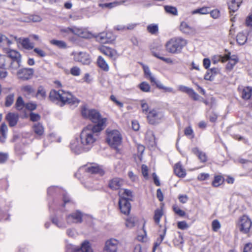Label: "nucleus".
<instances>
[{
  "label": "nucleus",
  "mask_w": 252,
  "mask_h": 252,
  "mask_svg": "<svg viewBox=\"0 0 252 252\" xmlns=\"http://www.w3.org/2000/svg\"><path fill=\"white\" fill-rule=\"evenodd\" d=\"M81 113L83 117L96 124L94 125H89L83 129V139L86 141L88 139L90 141H93L94 139V137L98 138L99 132L105 127L107 119L105 118H102L100 113L95 109L83 108Z\"/></svg>",
  "instance_id": "nucleus-1"
},
{
  "label": "nucleus",
  "mask_w": 252,
  "mask_h": 252,
  "mask_svg": "<svg viewBox=\"0 0 252 252\" xmlns=\"http://www.w3.org/2000/svg\"><path fill=\"white\" fill-rule=\"evenodd\" d=\"M49 98L53 102L60 103L61 106L66 104H76L79 102V100L71 94L62 90H52L50 93Z\"/></svg>",
  "instance_id": "nucleus-2"
},
{
  "label": "nucleus",
  "mask_w": 252,
  "mask_h": 252,
  "mask_svg": "<svg viewBox=\"0 0 252 252\" xmlns=\"http://www.w3.org/2000/svg\"><path fill=\"white\" fill-rule=\"evenodd\" d=\"M82 134L83 130L80 134V139L75 138L71 140L70 144L71 150L76 154H79L82 152L88 151L97 139V138L94 137V139L93 141H90L89 139L86 141L83 139Z\"/></svg>",
  "instance_id": "nucleus-3"
},
{
  "label": "nucleus",
  "mask_w": 252,
  "mask_h": 252,
  "mask_svg": "<svg viewBox=\"0 0 252 252\" xmlns=\"http://www.w3.org/2000/svg\"><path fill=\"white\" fill-rule=\"evenodd\" d=\"M119 206L122 213L128 215L131 209V205L129 201L133 198L132 192L127 189H121L119 192Z\"/></svg>",
  "instance_id": "nucleus-4"
},
{
  "label": "nucleus",
  "mask_w": 252,
  "mask_h": 252,
  "mask_svg": "<svg viewBox=\"0 0 252 252\" xmlns=\"http://www.w3.org/2000/svg\"><path fill=\"white\" fill-rule=\"evenodd\" d=\"M187 44V40L178 37L170 39L166 43L165 47L168 53L172 54H179L182 52L183 48Z\"/></svg>",
  "instance_id": "nucleus-5"
},
{
  "label": "nucleus",
  "mask_w": 252,
  "mask_h": 252,
  "mask_svg": "<svg viewBox=\"0 0 252 252\" xmlns=\"http://www.w3.org/2000/svg\"><path fill=\"white\" fill-rule=\"evenodd\" d=\"M163 215V211L161 209H158L155 210L154 216V220L156 224L158 225L160 228L159 230L161 232L159 234V237L158 238L156 242L154 243V246L153 249V252H155L157 248L160 245L162 241L163 240L166 235L167 227L164 226L162 230L161 231V225L159 224L160 218Z\"/></svg>",
  "instance_id": "nucleus-6"
},
{
  "label": "nucleus",
  "mask_w": 252,
  "mask_h": 252,
  "mask_svg": "<svg viewBox=\"0 0 252 252\" xmlns=\"http://www.w3.org/2000/svg\"><path fill=\"white\" fill-rule=\"evenodd\" d=\"M164 112L160 108L156 107L151 109L147 115V119L151 125H158L164 121Z\"/></svg>",
  "instance_id": "nucleus-7"
},
{
  "label": "nucleus",
  "mask_w": 252,
  "mask_h": 252,
  "mask_svg": "<svg viewBox=\"0 0 252 252\" xmlns=\"http://www.w3.org/2000/svg\"><path fill=\"white\" fill-rule=\"evenodd\" d=\"M107 137L106 140L109 145L113 148L117 149L122 141V136L117 130H107Z\"/></svg>",
  "instance_id": "nucleus-8"
},
{
  "label": "nucleus",
  "mask_w": 252,
  "mask_h": 252,
  "mask_svg": "<svg viewBox=\"0 0 252 252\" xmlns=\"http://www.w3.org/2000/svg\"><path fill=\"white\" fill-rule=\"evenodd\" d=\"M237 225L242 233L247 234L250 231L252 225V222L248 216L244 215L239 219Z\"/></svg>",
  "instance_id": "nucleus-9"
},
{
  "label": "nucleus",
  "mask_w": 252,
  "mask_h": 252,
  "mask_svg": "<svg viewBox=\"0 0 252 252\" xmlns=\"http://www.w3.org/2000/svg\"><path fill=\"white\" fill-rule=\"evenodd\" d=\"M8 57L12 59L10 68L12 69H16L20 66L21 62V55L20 53L15 50H7L6 51Z\"/></svg>",
  "instance_id": "nucleus-10"
},
{
  "label": "nucleus",
  "mask_w": 252,
  "mask_h": 252,
  "mask_svg": "<svg viewBox=\"0 0 252 252\" xmlns=\"http://www.w3.org/2000/svg\"><path fill=\"white\" fill-rule=\"evenodd\" d=\"M218 61H220L222 63H224L228 61V63H227L226 65V68L227 70H231L233 69L234 66L238 62V59L237 57L235 55L230 56V53H229L228 54H226L224 56H219Z\"/></svg>",
  "instance_id": "nucleus-11"
},
{
  "label": "nucleus",
  "mask_w": 252,
  "mask_h": 252,
  "mask_svg": "<svg viewBox=\"0 0 252 252\" xmlns=\"http://www.w3.org/2000/svg\"><path fill=\"white\" fill-rule=\"evenodd\" d=\"M120 245L119 240L111 238L105 242L103 252H117Z\"/></svg>",
  "instance_id": "nucleus-12"
},
{
  "label": "nucleus",
  "mask_w": 252,
  "mask_h": 252,
  "mask_svg": "<svg viewBox=\"0 0 252 252\" xmlns=\"http://www.w3.org/2000/svg\"><path fill=\"white\" fill-rule=\"evenodd\" d=\"M83 168L86 172L90 174H98L100 176H103L105 174V171L102 166L96 163L86 165Z\"/></svg>",
  "instance_id": "nucleus-13"
},
{
  "label": "nucleus",
  "mask_w": 252,
  "mask_h": 252,
  "mask_svg": "<svg viewBox=\"0 0 252 252\" xmlns=\"http://www.w3.org/2000/svg\"><path fill=\"white\" fill-rule=\"evenodd\" d=\"M66 223L68 224L81 223L82 221V214L76 211L66 216Z\"/></svg>",
  "instance_id": "nucleus-14"
},
{
  "label": "nucleus",
  "mask_w": 252,
  "mask_h": 252,
  "mask_svg": "<svg viewBox=\"0 0 252 252\" xmlns=\"http://www.w3.org/2000/svg\"><path fill=\"white\" fill-rule=\"evenodd\" d=\"M74 60L76 62H80L83 64H89L91 59L89 55L85 52H79L73 53Z\"/></svg>",
  "instance_id": "nucleus-15"
},
{
  "label": "nucleus",
  "mask_w": 252,
  "mask_h": 252,
  "mask_svg": "<svg viewBox=\"0 0 252 252\" xmlns=\"http://www.w3.org/2000/svg\"><path fill=\"white\" fill-rule=\"evenodd\" d=\"M33 73L32 68H23L19 70L17 76L19 78L26 80L30 79Z\"/></svg>",
  "instance_id": "nucleus-16"
},
{
  "label": "nucleus",
  "mask_w": 252,
  "mask_h": 252,
  "mask_svg": "<svg viewBox=\"0 0 252 252\" xmlns=\"http://www.w3.org/2000/svg\"><path fill=\"white\" fill-rule=\"evenodd\" d=\"M180 30L183 33L187 34L193 35L196 33L195 29L184 21L181 23Z\"/></svg>",
  "instance_id": "nucleus-17"
},
{
  "label": "nucleus",
  "mask_w": 252,
  "mask_h": 252,
  "mask_svg": "<svg viewBox=\"0 0 252 252\" xmlns=\"http://www.w3.org/2000/svg\"><path fill=\"white\" fill-rule=\"evenodd\" d=\"M21 91L23 95L27 97L33 96L35 94V89L30 85H24L21 87Z\"/></svg>",
  "instance_id": "nucleus-18"
},
{
  "label": "nucleus",
  "mask_w": 252,
  "mask_h": 252,
  "mask_svg": "<svg viewBox=\"0 0 252 252\" xmlns=\"http://www.w3.org/2000/svg\"><path fill=\"white\" fill-rule=\"evenodd\" d=\"M6 120L11 127L14 126L17 124L19 120V115L14 113H8L6 116Z\"/></svg>",
  "instance_id": "nucleus-19"
},
{
  "label": "nucleus",
  "mask_w": 252,
  "mask_h": 252,
  "mask_svg": "<svg viewBox=\"0 0 252 252\" xmlns=\"http://www.w3.org/2000/svg\"><path fill=\"white\" fill-rule=\"evenodd\" d=\"M123 181L119 178H114L111 180L109 183V187L113 190L119 189L123 185Z\"/></svg>",
  "instance_id": "nucleus-20"
},
{
  "label": "nucleus",
  "mask_w": 252,
  "mask_h": 252,
  "mask_svg": "<svg viewBox=\"0 0 252 252\" xmlns=\"http://www.w3.org/2000/svg\"><path fill=\"white\" fill-rule=\"evenodd\" d=\"M243 0H229L227 2L230 12H234L238 10Z\"/></svg>",
  "instance_id": "nucleus-21"
},
{
  "label": "nucleus",
  "mask_w": 252,
  "mask_h": 252,
  "mask_svg": "<svg viewBox=\"0 0 252 252\" xmlns=\"http://www.w3.org/2000/svg\"><path fill=\"white\" fill-rule=\"evenodd\" d=\"M175 174L179 177H184L186 175V170L183 167L180 162L175 164L174 167Z\"/></svg>",
  "instance_id": "nucleus-22"
},
{
  "label": "nucleus",
  "mask_w": 252,
  "mask_h": 252,
  "mask_svg": "<svg viewBox=\"0 0 252 252\" xmlns=\"http://www.w3.org/2000/svg\"><path fill=\"white\" fill-rule=\"evenodd\" d=\"M100 51L103 54L111 58L116 59L117 57L116 51L109 47L103 46L100 48Z\"/></svg>",
  "instance_id": "nucleus-23"
},
{
  "label": "nucleus",
  "mask_w": 252,
  "mask_h": 252,
  "mask_svg": "<svg viewBox=\"0 0 252 252\" xmlns=\"http://www.w3.org/2000/svg\"><path fill=\"white\" fill-rule=\"evenodd\" d=\"M97 64L98 67L104 71H108L109 69L108 64L101 56L98 57Z\"/></svg>",
  "instance_id": "nucleus-24"
},
{
  "label": "nucleus",
  "mask_w": 252,
  "mask_h": 252,
  "mask_svg": "<svg viewBox=\"0 0 252 252\" xmlns=\"http://www.w3.org/2000/svg\"><path fill=\"white\" fill-rule=\"evenodd\" d=\"M192 152L198 157L201 162H205L207 161V157L206 154L200 151L197 148L192 149Z\"/></svg>",
  "instance_id": "nucleus-25"
},
{
  "label": "nucleus",
  "mask_w": 252,
  "mask_h": 252,
  "mask_svg": "<svg viewBox=\"0 0 252 252\" xmlns=\"http://www.w3.org/2000/svg\"><path fill=\"white\" fill-rule=\"evenodd\" d=\"M152 55L154 56H155V57L165 62V63H170V64L173 63V60L171 58H164V57L161 56V55H163V54H161L160 53H157V52H156L155 51L154 49H153L152 50Z\"/></svg>",
  "instance_id": "nucleus-26"
},
{
  "label": "nucleus",
  "mask_w": 252,
  "mask_h": 252,
  "mask_svg": "<svg viewBox=\"0 0 252 252\" xmlns=\"http://www.w3.org/2000/svg\"><path fill=\"white\" fill-rule=\"evenodd\" d=\"M173 242L175 246L179 247L180 249L182 250L184 241L183 235L181 232H178V236L175 238Z\"/></svg>",
  "instance_id": "nucleus-27"
},
{
  "label": "nucleus",
  "mask_w": 252,
  "mask_h": 252,
  "mask_svg": "<svg viewBox=\"0 0 252 252\" xmlns=\"http://www.w3.org/2000/svg\"><path fill=\"white\" fill-rule=\"evenodd\" d=\"M46 95V92L44 88L41 86H39L35 94V97L38 99L43 100L45 99Z\"/></svg>",
  "instance_id": "nucleus-28"
},
{
  "label": "nucleus",
  "mask_w": 252,
  "mask_h": 252,
  "mask_svg": "<svg viewBox=\"0 0 252 252\" xmlns=\"http://www.w3.org/2000/svg\"><path fill=\"white\" fill-rule=\"evenodd\" d=\"M252 87H247L243 89L242 92V97L244 99L248 100L252 96Z\"/></svg>",
  "instance_id": "nucleus-29"
},
{
  "label": "nucleus",
  "mask_w": 252,
  "mask_h": 252,
  "mask_svg": "<svg viewBox=\"0 0 252 252\" xmlns=\"http://www.w3.org/2000/svg\"><path fill=\"white\" fill-rule=\"evenodd\" d=\"M32 128L35 133L39 136H41L44 133V127L40 123L35 124L33 126Z\"/></svg>",
  "instance_id": "nucleus-30"
},
{
  "label": "nucleus",
  "mask_w": 252,
  "mask_h": 252,
  "mask_svg": "<svg viewBox=\"0 0 252 252\" xmlns=\"http://www.w3.org/2000/svg\"><path fill=\"white\" fill-rule=\"evenodd\" d=\"M7 126L5 124H2L0 127V141L4 142L6 137Z\"/></svg>",
  "instance_id": "nucleus-31"
},
{
  "label": "nucleus",
  "mask_w": 252,
  "mask_h": 252,
  "mask_svg": "<svg viewBox=\"0 0 252 252\" xmlns=\"http://www.w3.org/2000/svg\"><path fill=\"white\" fill-rule=\"evenodd\" d=\"M23 47L27 50H31L34 48L33 43L31 42L28 38H23L21 41Z\"/></svg>",
  "instance_id": "nucleus-32"
},
{
  "label": "nucleus",
  "mask_w": 252,
  "mask_h": 252,
  "mask_svg": "<svg viewBox=\"0 0 252 252\" xmlns=\"http://www.w3.org/2000/svg\"><path fill=\"white\" fill-rule=\"evenodd\" d=\"M143 69L146 77L148 78L152 83H156L157 81L155 77L152 75L148 66H143Z\"/></svg>",
  "instance_id": "nucleus-33"
},
{
  "label": "nucleus",
  "mask_w": 252,
  "mask_h": 252,
  "mask_svg": "<svg viewBox=\"0 0 252 252\" xmlns=\"http://www.w3.org/2000/svg\"><path fill=\"white\" fill-rule=\"evenodd\" d=\"M81 252H94L89 241H86L82 243Z\"/></svg>",
  "instance_id": "nucleus-34"
},
{
  "label": "nucleus",
  "mask_w": 252,
  "mask_h": 252,
  "mask_svg": "<svg viewBox=\"0 0 252 252\" xmlns=\"http://www.w3.org/2000/svg\"><path fill=\"white\" fill-rule=\"evenodd\" d=\"M238 162L243 165V167L246 169L251 171L252 170V162L250 160L243 158L238 159Z\"/></svg>",
  "instance_id": "nucleus-35"
},
{
  "label": "nucleus",
  "mask_w": 252,
  "mask_h": 252,
  "mask_svg": "<svg viewBox=\"0 0 252 252\" xmlns=\"http://www.w3.org/2000/svg\"><path fill=\"white\" fill-rule=\"evenodd\" d=\"M236 40L240 45H244L247 40V37L243 32H239L237 36Z\"/></svg>",
  "instance_id": "nucleus-36"
},
{
  "label": "nucleus",
  "mask_w": 252,
  "mask_h": 252,
  "mask_svg": "<svg viewBox=\"0 0 252 252\" xmlns=\"http://www.w3.org/2000/svg\"><path fill=\"white\" fill-rule=\"evenodd\" d=\"M155 84L158 88L164 90L165 92L175 93V91L172 88L165 87L160 82H157Z\"/></svg>",
  "instance_id": "nucleus-37"
},
{
  "label": "nucleus",
  "mask_w": 252,
  "mask_h": 252,
  "mask_svg": "<svg viewBox=\"0 0 252 252\" xmlns=\"http://www.w3.org/2000/svg\"><path fill=\"white\" fill-rule=\"evenodd\" d=\"M53 224L56 225L58 227L64 229L66 227V224L63 221L59 220L57 218H54L52 220Z\"/></svg>",
  "instance_id": "nucleus-38"
},
{
  "label": "nucleus",
  "mask_w": 252,
  "mask_h": 252,
  "mask_svg": "<svg viewBox=\"0 0 252 252\" xmlns=\"http://www.w3.org/2000/svg\"><path fill=\"white\" fill-rule=\"evenodd\" d=\"M51 44L55 45L60 48L64 49L67 47L66 43L62 40L53 39L50 41Z\"/></svg>",
  "instance_id": "nucleus-39"
},
{
  "label": "nucleus",
  "mask_w": 252,
  "mask_h": 252,
  "mask_svg": "<svg viewBox=\"0 0 252 252\" xmlns=\"http://www.w3.org/2000/svg\"><path fill=\"white\" fill-rule=\"evenodd\" d=\"M141 107L142 108V112L145 114L148 115L149 110V105L147 101L145 99H142L140 101Z\"/></svg>",
  "instance_id": "nucleus-40"
},
{
  "label": "nucleus",
  "mask_w": 252,
  "mask_h": 252,
  "mask_svg": "<svg viewBox=\"0 0 252 252\" xmlns=\"http://www.w3.org/2000/svg\"><path fill=\"white\" fill-rule=\"evenodd\" d=\"M65 252H81V247L67 244L65 247Z\"/></svg>",
  "instance_id": "nucleus-41"
},
{
  "label": "nucleus",
  "mask_w": 252,
  "mask_h": 252,
  "mask_svg": "<svg viewBox=\"0 0 252 252\" xmlns=\"http://www.w3.org/2000/svg\"><path fill=\"white\" fill-rule=\"evenodd\" d=\"M121 3V2L114 1L113 2H110V3H100L99 4V5L100 7H101L102 8H106L110 9L115 6H116L117 5H120Z\"/></svg>",
  "instance_id": "nucleus-42"
},
{
  "label": "nucleus",
  "mask_w": 252,
  "mask_h": 252,
  "mask_svg": "<svg viewBox=\"0 0 252 252\" xmlns=\"http://www.w3.org/2000/svg\"><path fill=\"white\" fill-rule=\"evenodd\" d=\"M14 94H11L7 95L5 97V106L10 107L13 103L14 100Z\"/></svg>",
  "instance_id": "nucleus-43"
},
{
  "label": "nucleus",
  "mask_w": 252,
  "mask_h": 252,
  "mask_svg": "<svg viewBox=\"0 0 252 252\" xmlns=\"http://www.w3.org/2000/svg\"><path fill=\"white\" fill-rule=\"evenodd\" d=\"M109 34L100 33L97 37L99 41L102 43H106L109 42L111 40L109 37Z\"/></svg>",
  "instance_id": "nucleus-44"
},
{
  "label": "nucleus",
  "mask_w": 252,
  "mask_h": 252,
  "mask_svg": "<svg viewBox=\"0 0 252 252\" xmlns=\"http://www.w3.org/2000/svg\"><path fill=\"white\" fill-rule=\"evenodd\" d=\"M164 9L165 11L170 14L173 15H178V11L177 8L172 6L170 5H166L164 6Z\"/></svg>",
  "instance_id": "nucleus-45"
},
{
  "label": "nucleus",
  "mask_w": 252,
  "mask_h": 252,
  "mask_svg": "<svg viewBox=\"0 0 252 252\" xmlns=\"http://www.w3.org/2000/svg\"><path fill=\"white\" fill-rule=\"evenodd\" d=\"M139 88L143 92H149L150 91L151 87L150 85L146 82H142L138 85Z\"/></svg>",
  "instance_id": "nucleus-46"
},
{
  "label": "nucleus",
  "mask_w": 252,
  "mask_h": 252,
  "mask_svg": "<svg viewBox=\"0 0 252 252\" xmlns=\"http://www.w3.org/2000/svg\"><path fill=\"white\" fill-rule=\"evenodd\" d=\"M210 8L209 7H203L202 8L196 9L192 11V14L199 13L201 14H206L210 12Z\"/></svg>",
  "instance_id": "nucleus-47"
},
{
  "label": "nucleus",
  "mask_w": 252,
  "mask_h": 252,
  "mask_svg": "<svg viewBox=\"0 0 252 252\" xmlns=\"http://www.w3.org/2000/svg\"><path fill=\"white\" fill-rule=\"evenodd\" d=\"M15 107L17 110H21L24 107V102L21 96H19L15 103Z\"/></svg>",
  "instance_id": "nucleus-48"
},
{
  "label": "nucleus",
  "mask_w": 252,
  "mask_h": 252,
  "mask_svg": "<svg viewBox=\"0 0 252 252\" xmlns=\"http://www.w3.org/2000/svg\"><path fill=\"white\" fill-rule=\"evenodd\" d=\"M147 29L149 32L154 34L158 32V28L157 25L152 24L147 26Z\"/></svg>",
  "instance_id": "nucleus-49"
},
{
  "label": "nucleus",
  "mask_w": 252,
  "mask_h": 252,
  "mask_svg": "<svg viewBox=\"0 0 252 252\" xmlns=\"http://www.w3.org/2000/svg\"><path fill=\"white\" fill-rule=\"evenodd\" d=\"M0 43L2 45L9 46L11 44V41L5 35L0 33Z\"/></svg>",
  "instance_id": "nucleus-50"
},
{
  "label": "nucleus",
  "mask_w": 252,
  "mask_h": 252,
  "mask_svg": "<svg viewBox=\"0 0 252 252\" xmlns=\"http://www.w3.org/2000/svg\"><path fill=\"white\" fill-rule=\"evenodd\" d=\"M61 33L64 37L67 36L72 34L71 27L63 28L60 30Z\"/></svg>",
  "instance_id": "nucleus-51"
},
{
  "label": "nucleus",
  "mask_w": 252,
  "mask_h": 252,
  "mask_svg": "<svg viewBox=\"0 0 252 252\" xmlns=\"http://www.w3.org/2000/svg\"><path fill=\"white\" fill-rule=\"evenodd\" d=\"M144 227L145 224L143 226V233L137 236V240L142 242H145L147 240V234Z\"/></svg>",
  "instance_id": "nucleus-52"
},
{
  "label": "nucleus",
  "mask_w": 252,
  "mask_h": 252,
  "mask_svg": "<svg viewBox=\"0 0 252 252\" xmlns=\"http://www.w3.org/2000/svg\"><path fill=\"white\" fill-rule=\"evenodd\" d=\"M192 89L189 88L184 85H179L178 86V90L181 92L187 93L189 94Z\"/></svg>",
  "instance_id": "nucleus-53"
},
{
  "label": "nucleus",
  "mask_w": 252,
  "mask_h": 252,
  "mask_svg": "<svg viewBox=\"0 0 252 252\" xmlns=\"http://www.w3.org/2000/svg\"><path fill=\"white\" fill-rule=\"evenodd\" d=\"M135 224V219L133 218H130L126 220V225L128 228L133 227Z\"/></svg>",
  "instance_id": "nucleus-54"
},
{
  "label": "nucleus",
  "mask_w": 252,
  "mask_h": 252,
  "mask_svg": "<svg viewBox=\"0 0 252 252\" xmlns=\"http://www.w3.org/2000/svg\"><path fill=\"white\" fill-rule=\"evenodd\" d=\"M222 181V177L221 176H217L215 177L214 180L212 183L214 187H218L220 185Z\"/></svg>",
  "instance_id": "nucleus-55"
},
{
  "label": "nucleus",
  "mask_w": 252,
  "mask_h": 252,
  "mask_svg": "<svg viewBox=\"0 0 252 252\" xmlns=\"http://www.w3.org/2000/svg\"><path fill=\"white\" fill-rule=\"evenodd\" d=\"M212 226L214 231H217L220 227V224L219 220H215L212 221Z\"/></svg>",
  "instance_id": "nucleus-56"
},
{
  "label": "nucleus",
  "mask_w": 252,
  "mask_h": 252,
  "mask_svg": "<svg viewBox=\"0 0 252 252\" xmlns=\"http://www.w3.org/2000/svg\"><path fill=\"white\" fill-rule=\"evenodd\" d=\"M80 73V69L77 66H74L70 69V73L73 76H79Z\"/></svg>",
  "instance_id": "nucleus-57"
},
{
  "label": "nucleus",
  "mask_w": 252,
  "mask_h": 252,
  "mask_svg": "<svg viewBox=\"0 0 252 252\" xmlns=\"http://www.w3.org/2000/svg\"><path fill=\"white\" fill-rule=\"evenodd\" d=\"M33 51L40 57H44L46 56V53L40 48H35Z\"/></svg>",
  "instance_id": "nucleus-58"
},
{
  "label": "nucleus",
  "mask_w": 252,
  "mask_h": 252,
  "mask_svg": "<svg viewBox=\"0 0 252 252\" xmlns=\"http://www.w3.org/2000/svg\"><path fill=\"white\" fill-rule=\"evenodd\" d=\"M31 121L32 122H37L40 119V116L38 114L31 113L30 115Z\"/></svg>",
  "instance_id": "nucleus-59"
},
{
  "label": "nucleus",
  "mask_w": 252,
  "mask_h": 252,
  "mask_svg": "<svg viewBox=\"0 0 252 252\" xmlns=\"http://www.w3.org/2000/svg\"><path fill=\"white\" fill-rule=\"evenodd\" d=\"M90 36V33L87 32L85 29H82L78 36L82 38H89Z\"/></svg>",
  "instance_id": "nucleus-60"
},
{
  "label": "nucleus",
  "mask_w": 252,
  "mask_h": 252,
  "mask_svg": "<svg viewBox=\"0 0 252 252\" xmlns=\"http://www.w3.org/2000/svg\"><path fill=\"white\" fill-rule=\"evenodd\" d=\"M173 210L175 212V213L177 214H178L179 216L183 217L186 214V213L183 210L180 209L177 206H173Z\"/></svg>",
  "instance_id": "nucleus-61"
},
{
  "label": "nucleus",
  "mask_w": 252,
  "mask_h": 252,
  "mask_svg": "<svg viewBox=\"0 0 252 252\" xmlns=\"http://www.w3.org/2000/svg\"><path fill=\"white\" fill-rule=\"evenodd\" d=\"M178 227L179 229L184 230L189 227V225L185 221H179L177 223Z\"/></svg>",
  "instance_id": "nucleus-62"
},
{
  "label": "nucleus",
  "mask_w": 252,
  "mask_h": 252,
  "mask_svg": "<svg viewBox=\"0 0 252 252\" xmlns=\"http://www.w3.org/2000/svg\"><path fill=\"white\" fill-rule=\"evenodd\" d=\"M209 13H210L211 16L214 19H217L220 16V12L218 9L210 10Z\"/></svg>",
  "instance_id": "nucleus-63"
},
{
  "label": "nucleus",
  "mask_w": 252,
  "mask_h": 252,
  "mask_svg": "<svg viewBox=\"0 0 252 252\" xmlns=\"http://www.w3.org/2000/svg\"><path fill=\"white\" fill-rule=\"evenodd\" d=\"M243 252H252V243H248L244 245Z\"/></svg>",
  "instance_id": "nucleus-64"
}]
</instances>
